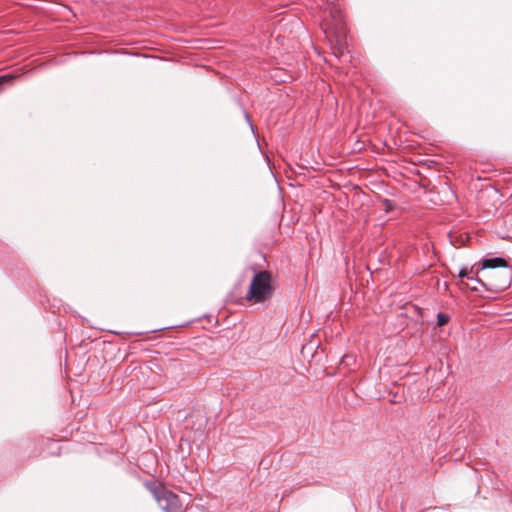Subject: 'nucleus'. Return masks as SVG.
Here are the masks:
<instances>
[{
    "label": "nucleus",
    "mask_w": 512,
    "mask_h": 512,
    "mask_svg": "<svg viewBox=\"0 0 512 512\" xmlns=\"http://www.w3.org/2000/svg\"><path fill=\"white\" fill-rule=\"evenodd\" d=\"M273 294L272 274L267 270H261L255 272L252 277L245 299L250 303L260 304L270 300Z\"/></svg>",
    "instance_id": "1"
},
{
    "label": "nucleus",
    "mask_w": 512,
    "mask_h": 512,
    "mask_svg": "<svg viewBox=\"0 0 512 512\" xmlns=\"http://www.w3.org/2000/svg\"><path fill=\"white\" fill-rule=\"evenodd\" d=\"M329 18L325 19L324 33L329 40H334L338 45L346 44L347 25L343 9L337 4L329 7Z\"/></svg>",
    "instance_id": "2"
},
{
    "label": "nucleus",
    "mask_w": 512,
    "mask_h": 512,
    "mask_svg": "<svg viewBox=\"0 0 512 512\" xmlns=\"http://www.w3.org/2000/svg\"><path fill=\"white\" fill-rule=\"evenodd\" d=\"M146 487L164 512H185L187 510V505L181 502L179 496L166 489L162 484L148 482Z\"/></svg>",
    "instance_id": "3"
},
{
    "label": "nucleus",
    "mask_w": 512,
    "mask_h": 512,
    "mask_svg": "<svg viewBox=\"0 0 512 512\" xmlns=\"http://www.w3.org/2000/svg\"><path fill=\"white\" fill-rule=\"evenodd\" d=\"M508 266L507 260H505L502 257H494V258H488L484 259L481 262V266L479 267L480 270L488 269V268H505Z\"/></svg>",
    "instance_id": "4"
},
{
    "label": "nucleus",
    "mask_w": 512,
    "mask_h": 512,
    "mask_svg": "<svg viewBox=\"0 0 512 512\" xmlns=\"http://www.w3.org/2000/svg\"><path fill=\"white\" fill-rule=\"evenodd\" d=\"M461 286L465 287L470 291L478 292L480 291L479 286L485 287L486 284L481 279L478 278V275L474 274V276L468 277L467 282L461 281Z\"/></svg>",
    "instance_id": "5"
},
{
    "label": "nucleus",
    "mask_w": 512,
    "mask_h": 512,
    "mask_svg": "<svg viewBox=\"0 0 512 512\" xmlns=\"http://www.w3.org/2000/svg\"><path fill=\"white\" fill-rule=\"evenodd\" d=\"M480 272V269L479 267H476L475 265L470 267V269L468 268H462L459 273H458V276L463 279V278H466L468 280V277H471L470 274H475V275H478Z\"/></svg>",
    "instance_id": "6"
},
{
    "label": "nucleus",
    "mask_w": 512,
    "mask_h": 512,
    "mask_svg": "<svg viewBox=\"0 0 512 512\" xmlns=\"http://www.w3.org/2000/svg\"><path fill=\"white\" fill-rule=\"evenodd\" d=\"M15 78H16V76L13 74H6V75L0 76V92L2 91L4 85L12 84V82Z\"/></svg>",
    "instance_id": "7"
},
{
    "label": "nucleus",
    "mask_w": 512,
    "mask_h": 512,
    "mask_svg": "<svg viewBox=\"0 0 512 512\" xmlns=\"http://www.w3.org/2000/svg\"><path fill=\"white\" fill-rule=\"evenodd\" d=\"M449 320H450V317L447 314L442 313V312H439L437 314V325L439 327L446 325L449 322Z\"/></svg>",
    "instance_id": "8"
},
{
    "label": "nucleus",
    "mask_w": 512,
    "mask_h": 512,
    "mask_svg": "<svg viewBox=\"0 0 512 512\" xmlns=\"http://www.w3.org/2000/svg\"><path fill=\"white\" fill-rule=\"evenodd\" d=\"M202 512H205V511H202Z\"/></svg>",
    "instance_id": "9"
}]
</instances>
